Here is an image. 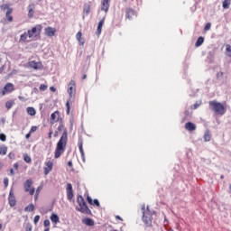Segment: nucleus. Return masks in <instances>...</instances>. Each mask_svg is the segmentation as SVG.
I'll list each match as a JSON object with an SVG mask.
<instances>
[{"label":"nucleus","mask_w":231,"mask_h":231,"mask_svg":"<svg viewBox=\"0 0 231 231\" xmlns=\"http://www.w3.org/2000/svg\"><path fill=\"white\" fill-rule=\"evenodd\" d=\"M68 145V130H64L61 137L57 143L56 149L54 152V158L59 160L64 152H66V147Z\"/></svg>","instance_id":"nucleus-1"},{"label":"nucleus","mask_w":231,"mask_h":231,"mask_svg":"<svg viewBox=\"0 0 231 231\" xmlns=\"http://www.w3.org/2000/svg\"><path fill=\"white\" fill-rule=\"evenodd\" d=\"M42 32V25L36 24L32 29H29L26 32L21 34L19 42H28V39H35V37H41Z\"/></svg>","instance_id":"nucleus-2"},{"label":"nucleus","mask_w":231,"mask_h":231,"mask_svg":"<svg viewBox=\"0 0 231 231\" xmlns=\"http://www.w3.org/2000/svg\"><path fill=\"white\" fill-rule=\"evenodd\" d=\"M211 111H214L217 115L223 116L226 113V106L222 103H219L216 100L209 101L208 103Z\"/></svg>","instance_id":"nucleus-3"},{"label":"nucleus","mask_w":231,"mask_h":231,"mask_svg":"<svg viewBox=\"0 0 231 231\" xmlns=\"http://www.w3.org/2000/svg\"><path fill=\"white\" fill-rule=\"evenodd\" d=\"M78 205H79V208H78L79 212H81V214H91V209L86 204V200H84L82 195L78 196Z\"/></svg>","instance_id":"nucleus-4"},{"label":"nucleus","mask_w":231,"mask_h":231,"mask_svg":"<svg viewBox=\"0 0 231 231\" xmlns=\"http://www.w3.org/2000/svg\"><path fill=\"white\" fill-rule=\"evenodd\" d=\"M143 222L146 226H152V212L149 209V207L147 208H143Z\"/></svg>","instance_id":"nucleus-5"},{"label":"nucleus","mask_w":231,"mask_h":231,"mask_svg":"<svg viewBox=\"0 0 231 231\" xmlns=\"http://www.w3.org/2000/svg\"><path fill=\"white\" fill-rule=\"evenodd\" d=\"M33 185V180L31 179H28L24 183H23V189L25 192H29L30 196H33L35 194V188H32Z\"/></svg>","instance_id":"nucleus-6"},{"label":"nucleus","mask_w":231,"mask_h":231,"mask_svg":"<svg viewBox=\"0 0 231 231\" xmlns=\"http://www.w3.org/2000/svg\"><path fill=\"white\" fill-rule=\"evenodd\" d=\"M68 93L69 98H73L75 97V93H77V83L75 80L71 79L68 85Z\"/></svg>","instance_id":"nucleus-7"},{"label":"nucleus","mask_w":231,"mask_h":231,"mask_svg":"<svg viewBox=\"0 0 231 231\" xmlns=\"http://www.w3.org/2000/svg\"><path fill=\"white\" fill-rule=\"evenodd\" d=\"M44 167H43V171H44V175L48 176V174L51 173V171H53V160L52 159H49L44 162Z\"/></svg>","instance_id":"nucleus-8"},{"label":"nucleus","mask_w":231,"mask_h":231,"mask_svg":"<svg viewBox=\"0 0 231 231\" xmlns=\"http://www.w3.org/2000/svg\"><path fill=\"white\" fill-rule=\"evenodd\" d=\"M14 89L15 88H14L13 83H7V84H5L3 90L1 91V95H2V97H5V95H6V93H12V91H14Z\"/></svg>","instance_id":"nucleus-9"},{"label":"nucleus","mask_w":231,"mask_h":231,"mask_svg":"<svg viewBox=\"0 0 231 231\" xmlns=\"http://www.w3.org/2000/svg\"><path fill=\"white\" fill-rule=\"evenodd\" d=\"M134 17H136V12L133 8L127 7L125 9V18L131 21Z\"/></svg>","instance_id":"nucleus-10"},{"label":"nucleus","mask_w":231,"mask_h":231,"mask_svg":"<svg viewBox=\"0 0 231 231\" xmlns=\"http://www.w3.org/2000/svg\"><path fill=\"white\" fill-rule=\"evenodd\" d=\"M28 67L32 69H42V63L41 61L32 60L28 62Z\"/></svg>","instance_id":"nucleus-11"},{"label":"nucleus","mask_w":231,"mask_h":231,"mask_svg":"<svg viewBox=\"0 0 231 231\" xmlns=\"http://www.w3.org/2000/svg\"><path fill=\"white\" fill-rule=\"evenodd\" d=\"M8 203L10 207H15L17 205V200L15 199V195H14V189H11L8 197Z\"/></svg>","instance_id":"nucleus-12"},{"label":"nucleus","mask_w":231,"mask_h":231,"mask_svg":"<svg viewBox=\"0 0 231 231\" xmlns=\"http://www.w3.org/2000/svg\"><path fill=\"white\" fill-rule=\"evenodd\" d=\"M45 32V35H47V37H55V33H57V30L53 27H46L44 29Z\"/></svg>","instance_id":"nucleus-13"},{"label":"nucleus","mask_w":231,"mask_h":231,"mask_svg":"<svg viewBox=\"0 0 231 231\" xmlns=\"http://www.w3.org/2000/svg\"><path fill=\"white\" fill-rule=\"evenodd\" d=\"M67 198H68L69 201H71L74 198L73 186L71 185V183L67 184Z\"/></svg>","instance_id":"nucleus-14"},{"label":"nucleus","mask_w":231,"mask_h":231,"mask_svg":"<svg viewBox=\"0 0 231 231\" xmlns=\"http://www.w3.org/2000/svg\"><path fill=\"white\" fill-rule=\"evenodd\" d=\"M59 118H60V113L57 110L51 115V124L59 122Z\"/></svg>","instance_id":"nucleus-15"},{"label":"nucleus","mask_w":231,"mask_h":231,"mask_svg":"<svg viewBox=\"0 0 231 231\" xmlns=\"http://www.w3.org/2000/svg\"><path fill=\"white\" fill-rule=\"evenodd\" d=\"M78 145H79V152L81 154V160L85 163V162H86V153H84V147H83L84 143H82V141H79Z\"/></svg>","instance_id":"nucleus-16"},{"label":"nucleus","mask_w":231,"mask_h":231,"mask_svg":"<svg viewBox=\"0 0 231 231\" xmlns=\"http://www.w3.org/2000/svg\"><path fill=\"white\" fill-rule=\"evenodd\" d=\"M101 10H103V12H106V14H107V12H109V0L102 1Z\"/></svg>","instance_id":"nucleus-17"},{"label":"nucleus","mask_w":231,"mask_h":231,"mask_svg":"<svg viewBox=\"0 0 231 231\" xmlns=\"http://www.w3.org/2000/svg\"><path fill=\"white\" fill-rule=\"evenodd\" d=\"M76 39L79 42L80 46H84V44H86V40L82 39V32H79L76 34Z\"/></svg>","instance_id":"nucleus-18"},{"label":"nucleus","mask_w":231,"mask_h":231,"mask_svg":"<svg viewBox=\"0 0 231 231\" xmlns=\"http://www.w3.org/2000/svg\"><path fill=\"white\" fill-rule=\"evenodd\" d=\"M185 129H187V131H196V125L194 123L188 122L185 124Z\"/></svg>","instance_id":"nucleus-19"},{"label":"nucleus","mask_w":231,"mask_h":231,"mask_svg":"<svg viewBox=\"0 0 231 231\" xmlns=\"http://www.w3.org/2000/svg\"><path fill=\"white\" fill-rule=\"evenodd\" d=\"M87 201L89 203V205H96V207H100V202H98V199H91L89 196L87 197Z\"/></svg>","instance_id":"nucleus-20"},{"label":"nucleus","mask_w":231,"mask_h":231,"mask_svg":"<svg viewBox=\"0 0 231 231\" xmlns=\"http://www.w3.org/2000/svg\"><path fill=\"white\" fill-rule=\"evenodd\" d=\"M12 12H14V9H9V11H6L5 13V19L8 21V23H12V21H14V16H12Z\"/></svg>","instance_id":"nucleus-21"},{"label":"nucleus","mask_w":231,"mask_h":231,"mask_svg":"<svg viewBox=\"0 0 231 231\" xmlns=\"http://www.w3.org/2000/svg\"><path fill=\"white\" fill-rule=\"evenodd\" d=\"M91 13V5L89 4H85L83 5V14H86V15H89Z\"/></svg>","instance_id":"nucleus-22"},{"label":"nucleus","mask_w":231,"mask_h":231,"mask_svg":"<svg viewBox=\"0 0 231 231\" xmlns=\"http://www.w3.org/2000/svg\"><path fill=\"white\" fill-rule=\"evenodd\" d=\"M212 140V134L209 130H207L204 134V142H210Z\"/></svg>","instance_id":"nucleus-23"},{"label":"nucleus","mask_w":231,"mask_h":231,"mask_svg":"<svg viewBox=\"0 0 231 231\" xmlns=\"http://www.w3.org/2000/svg\"><path fill=\"white\" fill-rule=\"evenodd\" d=\"M106 21V17H104L102 20H100V22L98 23L97 25V33L98 35H100V33H102V27L104 26V23Z\"/></svg>","instance_id":"nucleus-24"},{"label":"nucleus","mask_w":231,"mask_h":231,"mask_svg":"<svg viewBox=\"0 0 231 231\" xmlns=\"http://www.w3.org/2000/svg\"><path fill=\"white\" fill-rule=\"evenodd\" d=\"M84 225H87V226H95V221L91 218H85L83 220Z\"/></svg>","instance_id":"nucleus-25"},{"label":"nucleus","mask_w":231,"mask_h":231,"mask_svg":"<svg viewBox=\"0 0 231 231\" xmlns=\"http://www.w3.org/2000/svg\"><path fill=\"white\" fill-rule=\"evenodd\" d=\"M51 223H54V225H57V223H59V221H60L59 216H57V214H55V213L51 214Z\"/></svg>","instance_id":"nucleus-26"},{"label":"nucleus","mask_w":231,"mask_h":231,"mask_svg":"<svg viewBox=\"0 0 231 231\" xmlns=\"http://www.w3.org/2000/svg\"><path fill=\"white\" fill-rule=\"evenodd\" d=\"M27 114L30 115V116H35V115H37V112L35 111V108L29 106L27 107Z\"/></svg>","instance_id":"nucleus-27"},{"label":"nucleus","mask_w":231,"mask_h":231,"mask_svg":"<svg viewBox=\"0 0 231 231\" xmlns=\"http://www.w3.org/2000/svg\"><path fill=\"white\" fill-rule=\"evenodd\" d=\"M203 42H205V38H203L202 36L199 37L195 43L196 48H199V46H201Z\"/></svg>","instance_id":"nucleus-28"},{"label":"nucleus","mask_w":231,"mask_h":231,"mask_svg":"<svg viewBox=\"0 0 231 231\" xmlns=\"http://www.w3.org/2000/svg\"><path fill=\"white\" fill-rule=\"evenodd\" d=\"M230 5H231V0H224L222 3V6L224 10H228V8H230Z\"/></svg>","instance_id":"nucleus-29"},{"label":"nucleus","mask_w":231,"mask_h":231,"mask_svg":"<svg viewBox=\"0 0 231 231\" xmlns=\"http://www.w3.org/2000/svg\"><path fill=\"white\" fill-rule=\"evenodd\" d=\"M8 152V147L5 145L0 147V156H5Z\"/></svg>","instance_id":"nucleus-30"},{"label":"nucleus","mask_w":231,"mask_h":231,"mask_svg":"<svg viewBox=\"0 0 231 231\" xmlns=\"http://www.w3.org/2000/svg\"><path fill=\"white\" fill-rule=\"evenodd\" d=\"M25 212H33L35 210V206L33 204H30L24 208Z\"/></svg>","instance_id":"nucleus-31"},{"label":"nucleus","mask_w":231,"mask_h":231,"mask_svg":"<svg viewBox=\"0 0 231 231\" xmlns=\"http://www.w3.org/2000/svg\"><path fill=\"white\" fill-rule=\"evenodd\" d=\"M0 8H1V11H2V12H6V10H7V12H8L9 10H13V9L10 7V5H8L7 4H3V5L0 6Z\"/></svg>","instance_id":"nucleus-32"},{"label":"nucleus","mask_w":231,"mask_h":231,"mask_svg":"<svg viewBox=\"0 0 231 231\" xmlns=\"http://www.w3.org/2000/svg\"><path fill=\"white\" fill-rule=\"evenodd\" d=\"M226 55H227V57H231V45L230 44L226 45Z\"/></svg>","instance_id":"nucleus-33"},{"label":"nucleus","mask_w":231,"mask_h":231,"mask_svg":"<svg viewBox=\"0 0 231 231\" xmlns=\"http://www.w3.org/2000/svg\"><path fill=\"white\" fill-rule=\"evenodd\" d=\"M23 161L25 163H32V157L25 153L23 154Z\"/></svg>","instance_id":"nucleus-34"},{"label":"nucleus","mask_w":231,"mask_h":231,"mask_svg":"<svg viewBox=\"0 0 231 231\" xmlns=\"http://www.w3.org/2000/svg\"><path fill=\"white\" fill-rule=\"evenodd\" d=\"M14 104H15L14 101H7L5 103L6 109H12V107H14Z\"/></svg>","instance_id":"nucleus-35"},{"label":"nucleus","mask_w":231,"mask_h":231,"mask_svg":"<svg viewBox=\"0 0 231 231\" xmlns=\"http://www.w3.org/2000/svg\"><path fill=\"white\" fill-rule=\"evenodd\" d=\"M33 230V226L31 223H27L25 226V231H32Z\"/></svg>","instance_id":"nucleus-36"},{"label":"nucleus","mask_w":231,"mask_h":231,"mask_svg":"<svg viewBox=\"0 0 231 231\" xmlns=\"http://www.w3.org/2000/svg\"><path fill=\"white\" fill-rule=\"evenodd\" d=\"M33 14H34V12H33V8H29V11H28V17L30 18V19H32V17H33Z\"/></svg>","instance_id":"nucleus-37"},{"label":"nucleus","mask_w":231,"mask_h":231,"mask_svg":"<svg viewBox=\"0 0 231 231\" xmlns=\"http://www.w3.org/2000/svg\"><path fill=\"white\" fill-rule=\"evenodd\" d=\"M210 28H212V23H208L205 27H204V32H208V30H210Z\"/></svg>","instance_id":"nucleus-38"},{"label":"nucleus","mask_w":231,"mask_h":231,"mask_svg":"<svg viewBox=\"0 0 231 231\" xmlns=\"http://www.w3.org/2000/svg\"><path fill=\"white\" fill-rule=\"evenodd\" d=\"M39 221H41V216L36 215V216L34 217V219H33L34 225H37V223H39Z\"/></svg>","instance_id":"nucleus-39"},{"label":"nucleus","mask_w":231,"mask_h":231,"mask_svg":"<svg viewBox=\"0 0 231 231\" xmlns=\"http://www.w3.org/2000/svg\"><path fill=\"white\" fill-rule=\"evenodd\" d=\"M48 89V86L42 84L40 85V91H46Z\"/></svg>","instance_id":"nucleus-40"},{"label":"nucleus","mask_w":231,"mask_h":231,"mask_svg":"<svg viewBox=\"0 0 231 231\" xmlns=\"http://www.w3.org/2000/svg\"><path fill=\"white\" fill-rule=\"evenodd\" d=\"M66 108H67V115H69V112H70L69 101L66 102Z\"/></svg>","instance_id":"nucleus-41"},{"label":"nucleus","mask_w":231,"mask_h":231,"mask_svg":"<svg viewBox=\"0 0 231 231\" xmlns=\"http://www.w3.org/2000/svg\"><path fill=\"white\" fill-rule=\"evenodd\" d=\"M1 142H6V135L5 134H0Z\"/></svg>","instance_id":"nucleus-42"},{"label":"nucleus","mask_w":231,"mask_h":231,"mask_svg":"<svg viewBox=\"0 0 231 231\" xmlns=\"http://www.w3.org/2000/svg\"><path fill=\"white\" fill-rule=\"evenodd\" d=\"M51 223L48 219L44 220L43 222V226H45V228H48V226H50Z\"/></svg>","instance_id":"nucleus-43"},{"label":"nucleus","mask_w":231,"mask_h":231,"mask_svg":"<svg viewBox=\"0 0 231 231\" xmlns=\"http://www.w3.org/2000/svg\"><path fill=\"white\" fill-rule=\"evenodd\" d=\"M8 183H9V180H8L7 177H5V178L4 179V185H5V188L8 187Z\"/></svg>","instance_id":"nucleus-44"},{"label":"nucleus","mask_w":231,"mask_h":231,"mask_svg":"<svg viewBox=\"0 0 231 231\" xmlns=\"http://www.w3.org/2000/svg\"><path fill=\"white\" fill-rule=\"evenodd\" d=\"M38 127L37 126H32L30 129V133H35V131H37Z\"/></svg>","instance_id":"nucleus-45"},{"label":"nucleus","mask_w":231,"mask_h":231,"mask_svg":"<svg viewBox=\"0 0 231 231\" xmlns=\"http://www.w3.org/2000/svg\"><path fill=\"white\" fill-rule=\"evenodd\" d=\"M41 190H42V187L39 186V187L37 188V189H36L35 194H37V195L41 194Z\"/></svg>","instance_id":"nucleus-46"},{"label":"nucleus","mask_w":231,"mask_h":231,"mask_svg":"<svg viewBox=\"0 0 231 231\" xmlns=\"http://www.w3.org/2000/svg\"><path fill=\"white\" fill-rule=\"evenodd\" d=\"M52 134H53V130L51 128L50 132H49V135H48L49 140H51V135Z\"/></svg>","instance_id":"nucleus-47"},{"label":"nucleus","mask_w":231,"mask_h":231,"mask_svg":"<svg viewBox=\"0 0 231 231\" xmlns=\"http://www.w3.org/2000/svg\"><path fill=\"white\" fill-rule=\"evenodd\" d=\"M62 129H64V125L61 124L58 126V132L62 131Z\"/></svg>","instance_id":"nucleus-48"},{"label":"nucleus","mask_w":231,"mask_h":231,"mask_svg":"<svg viewBox=\"0 0 231 231\" xmlns=\"http://www.w3.org/2000/svg\"><path fill=\"white\" fill-rule=\"evenodd\" d=\"M50 90L52 91V93H55V91H57V88H55V87H51Z\"/></svg>","instance_id":"nucleus-49"},{"label":"nucleus","mask_w":231,"mask_h":231,"mask_svg":"<svg viewBox=\"0 0 231 231\" xmlns=\"http://www.w3.org/2000/svg\"><path fill=\"white\" fill-rule=\"evenodd\" d=\"M10 174L11 176H15V171H14V169L10 170Z\"/></svg>","instance_id":"nucleus-50"},{"label":"nucleus","mask_w":231,"mask_h":231,"mask_svg":"<svg viewBox=\"0 0 231 231\" xmlns=\"http://www.w3.org/2000/svg\"><path fill=\"white\" fill-rule=\"evenodd\" d=\"M68 167H73V162L69 161L68 162Z\"/></svg>","instance_id":"nucleus-51"},{"label":"nucleus","mask_w":231,"mask_h":231,"mask_svg":"<svg viewBox=\"0 0 231 231\" xmlns=\"http://www.w3.org/2000/svg\"><path fill=\"white\" fill-rule=\"evenodd\" d=\"M14 167L15 171H17L19 169V163H17V162L14 163Z\"/></svg>","instance_id":"nucleus-52"},{"label":"nucleus","mask_w":231,"mask_h":231,"mask_svg":"<svg viewBox=\"0 0 231 231\" xmlns=\"http://www.w3.org/2000/svg\"><path fill=\"white\" fill-rule=\"evenodd\" d=\"M30 136H32V133H28V134H26V135H25V138L28 140V138H30Z\"/></svg>","instance_id":"nucleus-53"},{"label":"nucleus","mask_w":231,"mask_h":231,"mask_svg":"<svg viewBox=\"0 0 231 231\" xmlns=\"http://www.w3.org/2000/svg\"><path fill=\"white\" fill-rule=\"evenodd\" d=\"M116 219H118L119 221H124V219H123V218H121V217H120V216H116Z\"/></svg>","instance_id":"nucleus-54"},{"label":"nucleus","mask_w":231,"mask_h":231,"mask_svg":"<svg viewBox=\"0 0 231 231\" xmlns=\"http://www.w3.org/2000/svg\"><path fill=\"white\" fill-rule=\"evenodd\" d=\"M18 98H19V100H22V101L26 100V99L24 98V97H22V96H19Z\"/></svg>","instance_id":"nucleus-55"},{"label":"nucleus","mask_w":231,"mask_h":231,"mask_svg":"<svg viewBox=\"0 0 231 231\" xmlns=\"http://www.w3.org/2000/svg\"><path fill=\"white\" fill-rule=\"evenodd\" d=\"M57 136H59V131H55L54 133V138H57Z\"/></svg>","instance_id":"nucleus-56"},{"label":"nucleus","mask_w":231,"mask_h":231,"mask_svg":"<svg viewBox=\"0 0 231 231\" xmlns=\"http://www.w3.org/2000/svg\"><path fill=\"white\" fill-rule=\"evenodd\" d=\"M37 199H39V195H37V194L35 193V195H34V201H37Z\"/></svg>","instance_id":"nucleus-57"},{"label":"nucleus","mask_w":231,"mask_h":231,"mask_svg":"<svg viewBox=\"0 0 231 231\" xmlns=\"http://www.w3.org/2000/svg\"><path fill=\"white\" fill-rule=\"evenodd\" d=\"M86 79H88V75L84 74L82 77V80H86Z\"/></svg>","instance_id":"nucleus-58"},{"label":"nucleus","mask_w":231,"mask_h":231,"mask_svg":"<svg viewBox=\"0 0 231 231\" xmlns=\"http://www.w3.org/2000/svg\"><path fill=\"white\" fill-rule=\"evenodd\" d=\"M198 107H199V105L195 104V105H194V109H198Z\"/></svg>","instance_id":"nucleus-59"},{"label":"nucleus","mask_w":231,"mask_h":231,"mask_svg":"<svg viewBox=\"0 0 231 231\" xmlns=\"http://www.w3.org/2000/svg\"><path fill=\"white\" fill-rule=\"evenodd\" d=\"M217 77H223V72L218 73Z\"/></svg>","instance_id":"nucleus-60"},{"label":"nucleus","mask_w":231,"mask_h":231,"mask_svg":"<svg viewBox=\"0 0 231 231\" xmlns=\"http://www.w3.org/2000/svg\"><path fill=\"white\" fill-rule=\"evenodd\" d=\"M3 229V224L0 223V230Z\"/></svg>","instance_id":"nucleus-61"},{"label":"nucleus","mask_w":231,"mask_h":231,"mask_svg":"<svg viewBox=\"0 0 231 231\" xmlns=\"http://www.w3.org/2000/svg\"><path fill=\"white\" fill-rule=\"evenodd\" d=\"M220 178H221V180H223V178H225V176H224V175H221V177H220Z\"/></svg>","instance_id":"nucleus-62"},{"label":"nucleus","mask_w":231,"mask_h":231,"mask_svg":"<svg viewBox=\"0 0 231 231\" xmlns=\"http://www.w3.org/2000/svg\"><path fill=\"white\" fill-rule=\"evenodd\" d=\"M9 158H12V153H9Z\"/></svg>","instance_id":"nucleus-63"},{"label":"nucleus","mask_w":231,"mask_h":231,"mask_svg":"<svg viewBox=\"0 0 231 231\" xmlns=\"http://www.w3.org/2000/svg\"><path fill=\"white\" fill-rule=\"evenodd\" d=\"M9 158H12V153H9Z\"/></svg>","instance_id":"nucleus-64"}]
</instances>
